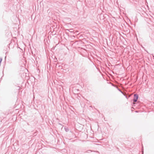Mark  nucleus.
<instances>
[{
    "label": "nucleus",
    "mask_w": 154,
    "mask_h": 154,
    "mask_svg": "<svg viewBox=\"0 0 154 154\" xmlns=\"http://www.w3.org/2000/svg\"><path fill=\"white\" fill-rule=\"evenodd\" d=\"M138 97V96L137 94H134L133 99V104H135V103L137 101Z\"/></svg>",
    "instance_id": "obj_1"
},
{
    "label": "nucleus",
    "mask_w": 154,
    "mask_h": 154,
    "mask_svg": "<svg viewBox=\"0 0 154 154\" xmlns=\"http://www.w3.org/2000/svg\"><path fill=\"white\" fill-rule=\"evenodd\" d=\"M64 128V129L67 132L69 131V129L67 127H65Z\"/></svg>",
    "instance_id": "obj_2"
},
{
    "label": "nucleus",
    "mask_w": 154,
    "mask_h": 154,
    "mask_svg": "<svg viewBox=\"0 0 154 154\" xmlns=\"http://www.w3.org/2000/svg\"><path fill=\"white\" fill-rule=\"evenodd\" d=\"M153 58L154 59V56H153Z\"/></svg>",
    "instance_id": "obj_3"
}]
</instances>
